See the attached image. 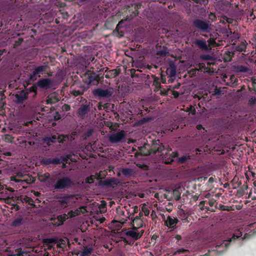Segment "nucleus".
<instances>
[{"label": "nucleus", "mask_w": 256, "mask_h": 256, "mask_svg": "<svg viewBox=\"0 0 256 256\" xmlns=\"http://www.w3.org/2000/svg\"><path fill=\"white\" fill-rule=\"evenodd\" d=\"M138 152L142 156H148L151 154H160L165 150L163 144L159 140L152 142V144H144L142 146L138 147Z\"/></svg>", "instance_id": "f257e3e1"}, {"label": "nucleus", "mask_w": 256, "mask_h": 256, "mask_svg": "<svg viewBox=\"0 0 256 256\" xmlns=\"http://www.w3.org/2000/svg\"><path fill=\"white\" fill-rule=\"evenodd\" d=\"M82 78L84 84L98 85L103 77H100L98 74L94 71L88 70L82 74Z\"/></svg>", "instance_id": "f03ea898"}, {"label": "nucleus", "mask_w": 256, "mask_h": 256, "mask_svg": "<svg viewBox=\"0 0 256 256\" xmlns=\"http://www.w3.org/2000/svg\"><path fill=\"white\" fill-rule=\"evenodd\" d=\"M88 89L85 84L79 80H75L70 87V93L74 96L82 95Z\"/></svg>", "instance_id": "7ed1b4c3"}, {"label": "nucleus", "mask_w": 256, "mask_h": 256, "mask_svg": "<svg viewBox=\"0 0 256 256\" xmlns=\"http://www.w3.org/2000/svg\"><path fill=\"white\" fill-rule=\"evenodd\" d=\"M229 245V242L226 240L221 241L216 244L214 249L210 250H209L208 252L204 256H214L215 255L220 254L226 250Z\"/></svg>", "instance_id": "20e7f679"}, {"label": "nucleus", "mask_w": 256, "mask_h": 256, "mask_svg": "<svg viewBox=\"0 0 256 256\" xmlns=\"http://www.w3.org/2000/svg\"><path fill=\"white\" fill-rule=\"evenodd\" d=\"M72 184L71 179L67 176H64L57 180L54 187L55 190L67 189Z\"/></svg>", "instance_id": "39448f33"}, {"label": "nucleus", "mask_w": 256, "mask_h": 256, "mask_svg": "<svg viewBox=\"0 0 256 256\" xmlns=\"http://www.w3.org/2000/svg\"><path fill=\"white\" fill-rule=\"evenodd\" d=\"M90 110V102H86L85 104H82L76 112L77 116L81 118L84 119L88 116Z\"/></svg>", "instance_id": "423d86ee"}, {"label": "nucleus", "mask_w": 256, "mask_h": 256, "mask_svg": "<svg viewBox=\"0 0 256 256\" xmlns=\"http://www.w3.org/2000/svg\"><path fill=\"white\" fill-rule=\"evenodd\" d=\"M68 138L67 135L59 134L57 136L56 134H53L50 136H46L44 138V141L48 145L50 142H56L58 141L59 143H64V142L66 141Z\"/></svg>", "instance_id": "0eeeda50"}, {"label": "nucleus", "mask_w": 256, "mask_h": 256, "mask_svg": "<svg viewBox=\"0 0 256 256\" xmlns=\"http://www.w3.org/2000/svg\"><path fill=\"white\" fill-rule=\"evenodd\" d=\"M162 152L159 154L162 156V162L166 164H172L174 160L178 156V152H172L170 154L167 152L164 154Z\"/></svg>", "instance_id": "6e6552de"}, {"label": "nucleus", "mask_w": 256, "mask_h": 256, "mask_svg": "<svg viewBox=\"0 0 256 256\" xmlns=\"http://www.w3.org/2000/svg\"><path fill=\"white\" fill-rule=\"evenodd\" d=\"M92 94L100 98H110L112 96V92L108 89L104 90L101 88H97L92 90Z\"/></svg>", "instance_id": "1a4fd4ad"}, {"label": "nucleus", "mask_w": 256, "mask_h": 256, "mask_svg": "<svg viewBox=\"0 0 256 256\" xmlns=\"http://www.w3.org/2000/svg\"><path fill=\"white\" fill-rule=\"evenodd\" d=\"M194 26L200 32H208L210 30L208 22L200 20H196L194 22Z\"/></svg>", "instance_id": "9d476101"}, {"label": "nucleus", "mask_w": 256, "mask_h": 256, "mask_svg": "<svg viewBox=\"0 0 256 256\" xmlns=\"http://www.w3.org/2000/svg\"><path fill=\"white\" fill-rule=\"evenodd\" d=\"M74 196V194H64L63 196L59 198L58 202L61 208H64L68 206L70 200L73 199Z\"/></svg>", "instance_id": "9b49d317"}, {"label": "nucleus", "mask_w": 256, "mask_h": 256, "mask_svg": "<svg viewBox=\"0 0 256 256\" xmlns=\"http://www.w3.org/2000/svg\"><path fill=\"white\" fill-rule=\"evenodd\" d=\"M125 138V133L124 130H121L112 134L109 136V140L112 144L118 143L122 140Z\"/></svg>", "instance_id": "f8f14e48"}, {"label": "nucleus", "mask_w": 256, "mask_h": 256, "mask_svg": "<svg viewBox=\"0 0 256 256\" xmlns=\"http://www.w3.org/2000/svg\"><path fill=\"white\" fill-rule=\"evenodd\" d=\"M37 86L42 90H48L52 85V80L49 78H41L36 83Z\"/></svg>", "instance_id": "ddd939ff"}, {"label": "nucleus", "mask_w": 256, "mask_h": 256, "mask_svg": "<svg viewBox=\"0 0 256 256\" xmlns=\"http://www.w3.org/2000/svg\"><path fill=\"white\" fill-rule=\"evenodd\" d=\"M144 230H142L140 232L134 230H127L125 234L126 236L131 238L134 242L140 239L143 235Z\"/></svg>", "instance_id": "4468645a"}, {"label": "nucleus", "mask_w": 256, "mask_h": 256, "mask_svg": "<svg viewBox=\"0 0 256 256\" xmlns=\"http://www.w3.org/2000/svg\"><path fill=\"white\" fill-rule=\"evenodd\" d=\"M28 98V92L24 90L15 95V101L18 104H23Z\"/></svg>", "instance_id": "2eb2a0df"}, {"label": "nucleus", "mask_w": 256, "mask_h": 256, "mask_svg": "<svg viewBox=\"0 0 256 256\" xmlns=\"http://www.w3.org/2000/svg\"><path fill=\"white\" fill-rule=\"evenodd\" d=\"M178 222V220L176 218L168 216L164 223L166 226L174 229L176 228V224Z\"/></svg>", "instance_id": "dca6fc26"}, {"label": "nucleus", "mask_w": 256, "mask_h": 256, "mask_svg": "<svg viewBox=\"0 0 256 256\" xmlns=\"http://www.w3.org/2000/svg\"><path fill=\"white\" fill-rule=\"evenodd\" d=\"M59 100V96L55 93H52L46 98V104H54L58 102Z\"/></svg>", "instance_id": "f3484780"}, {"label": "nucleus", "mask_w": 256, "mask_h": 256, "mask_svg": "<svg viewBox=\"0 0 256 256\" xmlns=\"http://www.w3.org/2000/svg\"><path fill=\"white\" fill-rule=\"evenodd\" d=\"M37 84H34L33 86H30V88L26 89L24 90L28 92V94H32V95H30V96H31L32 99H34L37 95Z\"/></svg>", "instance_id": "a211bd4d"}, {"label": "nucleus", "mask_w": 256, "mask_h": 256, "mask_svg": "<svg viewBox=\"0 0 256 256\" xmlns=\"http://www.w3.org/2000/svg\"><path fill=\"white\" fill-rule=\"evenodd\" d=\"M42 162L45 165L50 164H60V160L58 158H44L42 160Z\"/></svg>", "instance_id": "6ab92c4d"}, {"label": "nucleus", "mask_w": 256, "mask_h": 256, "mask_svg": "<svg viewBox=\"0 0 256 256\" xmlns=\"http://www.w3.org/2000/svg\"><path fill=\"white\" fill-rule=\"evenodd\" d=\"M119 183L118 179L115 178H108L103 182V185L108 186H117Z\"/></svg>", "instance_id": "aec40b11"}, {"label": "nucleus", "mask_w": 256, "mask_h": 256, "mask_svg": "<svg viewBox=\"0 0 256 256\" xmlns=\"http://www.w3.org/2000/svg\"><path fill=\"white\" fill-rule=\"evenodd\" d=\"M48 68V66L47 65H43L36 67L34 70L38 76H40V74H42L43 72H47Z\"/></svg>", "instance_id": "412c9836"}, {"label": "nucleus", "mask_w": 256, "mask_h": 256, "mask_svg": "<svg viewBox=\"0 0 256 256\" xmlns=\"http://www.w3.org/2000/svg\"><path fill=\"white\" fill-rule=\"evenodd\" d=\"M234 53L232 51H226L222 56V58L225 62H228L231 61L232 58L234 57Z\"/></svg>", "instance_id": "4be33fe9"}, {"label": "nucleus", "mask_w": 256, "mask_h": 256, "mask_svg": "<svg viewBox=\"0 0 256 256\" xmlns=\"http://www.w3.org/2000/svg\"><path fill=\"white\" fill-rule=\"evenodd\" d=\"M234 69L236 72H248L250 70L248 66L243 65L235 66Z\"/></svg>", "instance_id": "5701e85b"}, {"label": "nucleus", "mask_w": 256, "mask_h": 256, "mask_svg": "<svg viewBox=\"0 0 256 256\" xmlns=\"http://www.w3.org/2000/svg\"><path fill=\"white\" fill-rule=\"evenodd\" d=\"M196 45L202 50H207L208 46L205 40H197L195 42Z\"/></svg>", "instance_id": "b1692460"}, {"label": "nucleus", "mask_w": 256, "mask_h": 256, "mask_svg": "<svg viewBox=\"0 0 256 256\" xmlns=\"http://www.w3.org/2000/svg\"><path fill=\"white\" fill-rule=\"evenodd\" d=\"M131 222L136 225L137 228H142L144 226V222L139 216H136Z\"/></svg>", "instance_id": "393cba45"}, {"label": "nucleus", "mask_w": 256, "mask_h": 256, "mask_svg": "<svg viewBox=\"0 0 256 256\" xmlns=\"http://www.w3.org/2000/svg\"><path fill=\"white\" fill-rule=\"evenodd\" d=\"M119 72L116 69L110 70L107 72L105 77L107 78H114L119 74Z\"/></svg>", "instance_id": "a878e982"}, {"label": "nucleus", "mask_w": 256, "mask_h": 256, "mask_svg": "<svg viewBox=\"0 0 256 256\" xmlns=\"http://www.w3.org/2000/svg\"><path fill=\"white\" fill-rule=\"evenodd\" d=\"M23 223V218L22 217H19L13 220L11 226L14 228L20 227Z\"/></svg>", "instance_id": "bb28decb"}, {"label": "nucleus", "mask_w": 256, "mask_h": 256, "mask_svg": "<svg viewBox=\"0 0 256 256\" xmlns=\"http://www.w3.org/2000/svg\"><path fill=\"white\" fill-rule=\"evenodd\" d=\"M246 42H241L235 46V50L240 52H242L246 50Z\"/></svg>", "instance_id": "cd10ccee"}, {"label": "nucleus", "mask_w": 256, "mask_h": 256, "mask_svg": "<svg viewBox=\"0 0 256 256\" xmlns=\"http://www.w3.org/2000/svg\"><path fill=\"white\" fill-rule=\"evenodd\" d=\"M82 17H80L82 18ZM79 18L80 17H73L72 20L74 21L72 22V24H74V27L76 28H82L83 26L82 22H79ZM82 18L80 19V20H81Z\"/></svg>", "instance_id": "c85d7f7f"}, {"label": "nucleus", "mask_w": 256, "mask_h": 256, "mask_svg": "<svg viewBox=\"0 0 256 256\" xmlns=\"http://www.w3.org/2000/svg\"><path fill=\"white\" fill-rule=\"evenodd\" d=\"M40 76H38V75L36 74L34 70L29 75L28 81L29 82H34L37 80L38 78H40Z\"/></svg>", "instance_id": "c756f323"}, {"label": "nucleus", "mask_w": 256, "mask_h": 256, "mask_svg": "<svg viewBox=\"0 0 256 256\" xmlns=\"http://www.w3.org/2000/svg\"><path fill=\"white\" fill-rule=\"evenodd\" d=\"M93 132L94 130L92 128H88V130L82 134V138L84 140H86L92 135Z\"/></svg>", "instance_id": "7c9ffc66"}, {"label": "nucleus", "mask_w": 256, "mask_h": 256, "mask_svg": "<svg viewBox=\"0 0 256 256\" xmlns=\"http://www.w3.org/2000/svg\"><path fill=\"white\" fill-rule=\"evenodd\" d=\"M50 178V174L48 172H46L39 176V179L41 182H45Z\"/></svg>", "instance_id": "2f4dec72"}, {"label": "nucleus", "mask_w": 256, "mask_h": 256, "mask_svg": "<svg viewBox=\"0 0 256 256\" xmlns=\"http://www.w3.org/2000/svg\"><path fill=\"white\" fill-rule=\"evenodd\" d=\"M132 170L130 168H124L122 170V174L126 177H129L132 174Z\"/></svg>", "instance_id": "473e14b6"}, {"label": "nucleus", "mask_w": 256, "mask_h": 256, "mask_svg": "<svg viewBox=\"0 0 256 256\" xmlns=\"http://www.w3.org/2000/svg\"><path fill=\"white\" fill-rule=\"evenodd\" d=\"M80 214V210L76 209L75 210H70L68 212V214L70 218H74Z\"/></svg>", "instance_id": "72a5a7b5"}, {"label": "nucleus", "mask_w": 256, "mask_h": 256, "mask_svg": "<svg viewBox=\"0 0 256 256\" xmlns=\"http://www.w3.org/2000/svg\"><path fill=\"white\" fill-rule=\"evenodd\" d=\"M68 214H61L58 216L57 218L58 220L60 222L61 224H62L64 221H66L68 219Z\"/></svg>", "instance_id": "f704fd0d"}, {"label": "nucleus", "mask_w": 256, "mask_h": 256, "mask_svg": "<svg viewBox=\"0 0 256 256\" xmlns=\"http://www.w3.org/2000/svg\"><path fill=\"white\" fill-rule=\"evenodd\" d=\"M168 51L166 48H164L163 49L158 52V54L162 56H167L168 54Z\"/></svg>", "instance_id": "c9c22d12"}, {"label": "nucleus", "mask_w": 256, "mask_h": 256, "mask_svg": "<svg viewBox=\"0 0 256 256\" xmlns=\"http://www.w3.org/2000/svg\"><path fill=\"white\" fill-rule=\"evenodd\" d=\"M24 201L25 202H26V203H28L29 205L32 206H35V204L34 203V202L33 200L31 198H30V197H28V196H26L24 198Z\"/></svg>", "instance_id": "e433bc0d"}, {"label": "nucleus", "mask_w": 256, "mask_h": 256, "mask_svg": "<svg viewBox=\"0 0 256 256\" xmlns=\"http://www.w3.org/2000/svg\"><path fill=\"white\" fill-rule=\"evenodd\" d=\"M189 156H183L178 159V163L182 164H184L188 158H190Z\"/></svg>", "instance_id": "4c0bfd02"}, {"label": "nucleus", "mask_w": 256, "mask_h": 256, "mask_svg": "<svg viewBox=\"0 0 256 256\" xmlns=\"http://www.w3.org/2000/svg\"><path fill=\"white\" fill-rule=\"evenodd\" d=\"M206 202V201L204 200L201 201L200 204H198V207L201 210H204V209H206L208 210H210V208L208 207L204 206Z\"/></svg>", "instance_id": "58836bf2"}, {"label": "nucleus", "mask_w": 256, "mask_h": 256, "mask_svg": "<svg viewBox=\"0 0 256 256\" xmlns=\"http://www.w3.org/2000/svg\"><path fill=\"white\" fill-rule=\"evenodd\" d=\"M24 254L26 255V253L20 250L16 254H8L7 256H2L0 254V256H24Z\"/></svg>", "instance_id": "ea45409f"}, {"label": "nucleus", "mask_w": 256, "mask_h": 256, "mask_svg": "<svg viewBox=\"0 0 256 256\" xmlns=\"http://www.w3.org/2000/svg\"><path fill=\"white\" fill-rule=\"evenodd\" d=\"M197 68H198L200 71L206 70L207 68L206 66V65L204 63H199L197 65Z\"/></svg>", "instance_id": "a19ab883"}, {"label": "nucleus", "mask_w": 256, "mask_h": 256, "mask_svg": "<svg viewBox=\"0 0 256 256\" xmlns=\"http://www.w3.org/2000/svg\"><path fill=\"white\" fill-rule=\"evenodd\" d=\"M23 42V40L22 38H19L18 40L15 41L13 47L14 48H16L18 46H20L22 42Z\"/></svg>", "instance_id": "79ce46f5"}, {"label": "nucleus", "mask_w": 256, "mask_h": 256, "mask_svg": "<svg viewBox=\"0 0 256 256\" xmlns=\"http://www.w3.org/2000/svg\"><path fill=\"white\" fill-rule=\"evenodd\" d=\"M126 18L125 20H122L120 22H119L118 23V24L116 26V29L118 30L119 28H120L123 26L124 23V22L126 20H127V19H128V18L129 17H126Z\"/></svg>", "instance_id": "37998d69"}, {"label": "nucleus", "mask_w": 256, "mask_h": 256, "mask_svg": "<svg viewBox=\"0 0 256 256\" xmlns=\"http://www.w3.org/2000/svg\"><path fill=\"white\" fill-rule=\"evenodd\" d=\"M126 18L125 20H122L120 22H119L118 23V24L116 26V29L118 30L119 28H120L123 26L124 23V22L126 20H127V19H128V18L129 17H126Z\"/></svg>", "instance_id": "c03bdc74"}, {"label": "nucleus", "mask_w": 256, "mask_h": 256, "mask_svg": "<svg viewBox=\"0 0 256 256\" xmlns=\"http://www.w3.org/2000/svg\"><path fill=\"white\" fill-rule=\"evenodd\" d=\"M56 240L50 238L45 239L44 242L45 244H49L53 243H56Z\"/></svg>", "instance_id": "a18cd8bd"}, {"label": "nucleus", "mask_w": 256, "mask_h": 256, "mask_svg": "<svg viewBox=\"0 0 256 256\" xmlns=\"http://www.w3.org/2000/svg\"><path fill=\"white\" fill-rule=\"evenodd\" d=\"M166 72L167 74H170L172 76H174L176 74V70L174 68H167Z\"/></svg>", "instance_id": "49530a36"}, {"label": "nucleus", "mask_w": 256, "mask_h": 256, "mask_svg": "<svg viewBox=\"0 0 256 256\" xmlns=\"http://www.w3.org/2000/svg\"><path fill=\"white\" fill-rule=\"evenodd\" d=\"M122 240L123 241L125 244L129 245H132L134 242L132 240H128L125 238H122Z\"/></svg>", "instance_id": "de8ad7c7"}, {"label": "nucleus", "mask_w": 256, "mask_h": 256, "mask_svg": "<svg viewBox=\"0 0 256 256\" xmlns=\"http://www.w3.org/2000/svg\"><path fill=\"white\" fill-rule=\"evenodd\" d=\"M142 211L144 213L145 216H148L150 214V210L146 207H142Z\"/></svg>", "instance_id": "09e8293b"}, {"label": "nucleus", "mask_w": 256, "mask_h": 256, "mask_svg": "<svg viewBox=\"0 0 256 256\" xmlns=\"http://www.w3.org/2000/svg\"><path fill=\"white\" fill-rule=\"evenodd\" d=\"M94 180V176L91 175L90 176L86 178V182L89 184H91V183L93 182Z\"/></svg>", "instance_id": "8fccbe9b"}, {"label": "nucleus", "mask_w": 256, "mask_h": 256, "mask_svg": "<svg viewBox=\"0 0 256 256\" xmlns=\"http://www.w3.org/2000/svg\"><path fill=\"white\" fill-rule=\"evenodd\" d=\"M216 200L214 198H212L208 202V204L210 206H213L216 202Z\"/></svg>", "instance_id": "3c124183"}, {"label": "nucleus", "mask_w": 256, "mask_h": 256, "mask_svg": "<svg viewBox=\"0 0 256 256\" xmlns=\"http://www.w3.org/2000/svg\"><path fill=\"white\" fill-rule=\"evenodd\" d=\"M252 86H253L254 90L256 92V79L252 78Z\"/></svg>", "instance_id": "603ef678"}, {"label": "nucleus", "mask_w": 256, "mask_h": 256, "mask_svg": "<svg viewBox=\"0 0 256 256\" xmlns=\"http://www.w3.org/2000/svg\"><path fill=\"white\" fill-rule=\"evenodd\" d=\"M131 224H132V228L128 230L138 231V230L139 228H136V226L134 225V224H133L132 222H131Z\"/></svg>", "instance_id": "864d4df0"}, {"label": "nucleus", "mask_w": 256, "mask_h": 256, "mask_svg": "<svg viewBox=\"0 0 256 256\" xmlns=\"http://www.w3.org/2000/svg\"><path fill=\"white\" fill-rule=\"evenodd\" d=\"M172 94L175 98H178L180 94L178 92L174 90L172 92Z\"/></svg>", "instance_id": "5fc2aeb1"}, {"label": "nucleus", "mask_w": 256, "mask_h": 256, "mask_svg": "<svg viewBox=\"0 0 256 256\" xmlns=\"http://www.w3.org/2000/svg\"><path fill=\"white\" fill-rule=\"evenodd\" d=\"M64 109L66 110V111H68V110H70V107L69 105L68 104H65L64 106Z\"/></svg>", "instance_id": "6e6d98bb"}, {"label": "nucleus", "mask_w": 256, "mask_h": 256, "mask_svg": "<svg viewBox=\"0 0 256 256\" xmlns=\"http://www.w3.org/2000/svg\"><path fill=\"white\" fill-rule=\"evenodd\" d=\"M96 178L98 179V180H100V179H102V176L100 174V173L99 172V173H96Z\"/></svg>", "instance_id": "4d7b16f0"}, {"label": "nucleus", "mask_w": 256, "mask_h": 256, "mask_svg": "<svg viewBox=\"0 0 256 256\" xmlns=\"http://www.w3.org/2000/svg\"><path fill=\"white\" fill-rule=\"evenodd\" d=\"M175 238L178 240V241H179L180 240H182V236H181L179 235V234H176V235L175 236Z\"/></svg>", "instance_id": "13d9d810"}, {"label": "nucleus", "mask_w": 256, "mask_h": 256, "mask_svg": "<svg viewBox=\"0 0 256 256\" xmlns=\"http://www.w3.org/2000/svg\"><path fill=\"white\" fill-rule=\"evenodd\" d=\"M214 182V178L213 177H210L209 178L208 180V182L209 183L212 184V183Z\"/></svg>", "instance_id": "bf43d9fd"}, {"label": "nucleus", "mask_w": 256, "mask_h": 256, "mask_svg": "<svg viewBox=\"0 0 256 256\" xmlns=\"http://www.w3.org/2000/svg\"><path fill=\"white\" fill-rule=\"evenodd\" d=\"M221 209L223 210H228V208H225L226 207V206L224 205H221L220 206Z\"/></svg>", "instance_id": "052dcab7"}, {"label": "nucleus", "mask_w": 256, "mask_h": 256, "mask_svg": "<svg viewBox=\"0 0 256 256\" xmlns=\"http://www.w3.org/2000/svg\"><path fill=\"white\" fill-rule=\"evenodd\" d=\"M196 128L198 130H200L201 129L203 128L202 126V124H198L196 126Z\"/></svg>", "instance_id": "680f3d73"}, {"label": "nucleus", "mask_w": 256, "mask_h": 256, "mask_svg": "<svg viewBox=\"0 0 256 256\" xmlns=\"http://www.w3.org/2000/svg\"><path fill=\"white\" fill-rule=\"evenodd\" d=\"M44 20H51L52 19L53 20V18L54 17L50 16V17H44Z\"/></svg>", "instance_id": "e2e57ef3"}, {"label": "nucleus", "mask_w": 256, "mask_h": 256, "mask_svg": "<svg viewBox=\"0 0 256 256\" xmlns=\"http://www.w3.org/2000/svg\"><path fill=\"white\" fill-rule=\"evenodd\" d=\"M2 18V17H0V27H2L4 24L2 23L3 19Z\"/></svg>", "instance_id": "0e129e2a"}, {"label": "nucleus", "mask_w": 256, "mask_h": 256, "mask_svg": "<svg viewBox=\"0 0 256 256\" xmlns=\"http://www.w3.org/2000/svg\"><path fill=\"white\" fill-rule=\"evenodd\" d=\"M222 18L224 19H225V18H226V20H227V21H228V22H230L229 20H233V19H232V18H228V17H227V16H226V17H222Z\"/></svg>", "instance_id": "69168bd1"}, {"label": "nucleus", "mask_w": 256, "mask_h": 256, "mask_svg": "<svg viewBox=\"0 0 256 256\" xmlns=\"http://www.w3.org/2000/svg\"><path fill=\"white\" fill-rule=\"evenodd\" d=\"M126 220L124 218H122L120 221V222L122 224H124L126 222Z\"/></svg>", "instance_id": "338daca9"}, {"label": "nucleus", "mask_w": 256, "mask_h": 256, "mask_svg": "<svg viewBox=\"0 0 256 256\" xmlns=\"http://www.w3.org/2000/svg\"><path fill=\"white\" fill-rule=\"evenodd\" d=\"M172 148H166V152H169V153H170V151H172Z\"/></svg>", "instance_id": "774afa93"}]
</instances>
